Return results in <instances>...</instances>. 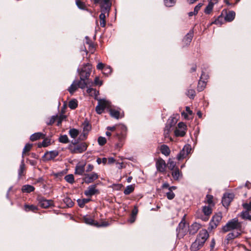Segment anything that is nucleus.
I'll return each mask as SVG.
<instances>
[{
	"label": "nucleus",
	"mask_w": 251,
	"mask_h": 251,
	"mask_svg": "<svg viewBox=\"0 0 251 251\" xmlns=\"http://www.w3.org/2000/svg\"><path fill=\"white\" fill-rule=\"evenodd\" d=\"M208 233L205 229L201 230L198 235L196 241L192 244V248L199 250L204 244L208 237Z\"/></svg>",
	"instance_id": "f257e3e1"
},
{
	"label": "nucleus",
	"mask_w": 251,
	"mask_h": 251,
	"mask_svg": "<svg viewBox=\"0 0 251 251\" xmlns=\"http://www.w3.org/2000/svg\"><path fill=\"white\" fill-rule=\"evenodd\" d=\"M241 224L238 222L237 218H234L228 221L222 228V230L224 232L233 229L241 230Z\"/></svg>",
	"instance_id": "f03ea898"
},
{
	"label": "nucleus",
	"mask_w": 251,
	"mask_h": 251,
	"mask_svg": "<svg viewBox=\"0 0 251 251\" xmlns=\"http://www.w3.org/2000/svg\"><path fill=\"white\" fill-rule=\"evenodd\" d=\"M88 145L86 143L82 142L79 144L75 145L70 147L71 152L74 153H80L85 151L87 148Z\"/></svg>",
	"instance_id": "7ed1b4c3"
},
{
	"label": "nucleus",
	"mask_w": 251,
	"mask_h": 251,
	"mask_svg": "<svg viewBox=\"0 0 251 251\" xmlns=\"http://www.w3.org/2000/svg\"><path fill=\"white\" fill-rule=\"evenodd\" d=\"M110 106L109 101L104 99H100L98 100V104L96 107V111L99 114L102 113L104 109Z\"/></svg>",
	"instance_id": "20e7f679"
},
{
	"label": "nucleus",
	"mask_w": 251,
	"mask_h": 251,
	"mask_svg": "<svg viewBox=\"0 0 251 251\" xmlns=\"http://www.w3.org/2000/svg\"><path fill=\"white\" fill-rule=\"evenodd\" d=\"M92 68V65L89 63H87L84 65L81 71L78 69L77 72L79 73L80 76L87 79L90 76Z\"/></svg>",
	"instance_id": "39448f33"
},
{
	"label": "nucleus",
	"mask_w": 251,
	"mask_h": 251,
	"mask_svg": "<svg viewBox=\"0 0 251 251\" xmlns=\"http://www.w3.org/2000/svg\"><path fill=\"white\" fill-rule=\"evenodd\" d=\"M111 6L110 0H102L100 4L101 12L107 13V16H108Z\"/></svg>",
	"instance_id": "423d86ee"
},
{
	"label": "nucleus",
	"mask_w": 251,
	"mask_h": 251,
	"mask_svg": "<svg viewBox=\"0 0 251 251\" xmlns=\"http://www.w3.org/2000/svg\"><path fill=\"white\" fill-rule=\"evenodd\" d=\"M98 177V175L95 172H93L90 174H84V177L83 178V180L84 182L87 184H89L96 180Z\"/></svg>",
	"instance_id": "0eeeda50"
},
{
	"label": "nucleus",
	"mask_w": 251,
	"mask_h": 251,
	"mask_svg": "<svg viewBox=\"0 0 251 251\" xmlns=\"http://www.w3.org/2000/svg\"><path fill=\"white\" fill-rule=\"evenodd\" d=\"M234 194L233 193H226L224 194L222 198V203L225 207H227L229 205L230 202L234 198Z\"/></svg>",
	"instance_id": "6e6552de"
},
{
	"label": "nucleus",
	"mask_w": 251,
	"mask_h": 251,
	"mask_svg": "<svg viewBox=\"0 0 251 251\" xmlns=\"http://www.w3.org/2000/svg\"><path fill=\"white\" fill-rule=\"evenodd\" d=\"M38 201L40 206L44 208H47L53 204V201L51 200H46L43 197H39Z\"/></svg>",
	"instance_id": "1a4fd4ad"
},
{
	"label": "nucleus",
	"mask_w": 251,
	"mask_h": 251,
	"mask_svg": "<svg viewBox=\"0 0 251 251\" xmlns=\"http://www.w3.org/2000/svg\"><path fill=\"white\" fill-rule=\"evenodd\" d=\"M222 218V215L221 213L215 215L210 222V226L212 228L216 227L219 224Z\"/></svg>",
	"instance_id": "9d476101"
},
{
	"label": "nucleus",
	"mask_w": 251,
	"mask_h": 251,
	"mask_svg": "<svg viewBox=\"0 0 251 251\" xmlns=\"http://www.w3.org/2000/svg\"><path fill=\"white\" fill-rule=\"evenodd\" d=\"M156 167L158 171L164 172L166 167L165 161L161 158L158 159L156 162Z\"/></svg>",
	"instance_id": "9b49d317"
},
{
	"label": "nucleus",
	"mask_w": 251,
	"mask_h": 251,
	"mask_svg": "<svg viewBox=\"0 0 251 251\" xmlns=\"http://www.w3.org/2000/svg\"><path fill=\"white\" fill-rule=\"evenodd\" d=\"M178 231V234L180 235H183L185 234L187 227L186 226L185 223L183 221H181L178 225V227L176 229Z\"/></svg>",
	"instance_id": "f8f14e48"
},
{
	"label": "nucleus",
	"mask_w": 251,
	"mask_h": 251,
	"mask_svg": "<svg viewBox=\"0 0 251 251\" xmlns=\"http://www.w3.org/2000/svg\"><path fill=\"white\" fill-rule=\"evenodd\" d=\"M218 1V0H210L204 9V13L206 14H209L212 11L214 5L217 3Z\"/></svg>",
	"instance_id": "ddd939ff"
},
{
	"label": "nucleus",
	"mask_w": 251,
	"mask_h": 251,
	"mask_svg": "<svg viewBox=\"0 0 251 251\" xmlns=\"http://www.w3.org/2000/svg\"><path fill=\"white\" fill-rule=\"evenodd\" d=\"M206 77L207 75L205 74L202 73L201 77V79L200 80L198 83V90L199 91H202L205 88L206 86V82L205 81L202 80V79L206 78Z\"/></svg>",
	"instance_id": "4468645a"
},
{
	"label": "nucleus",
	"mask_w": 251,
	"mask_h": 251,
	"mask_svg": "<svg viewBox=\"0 0 251 251\" xmlns=\"http://www.w3.org/2000/svg\"><path fill=\"white\" fill-rule=\"evenodd\" d=\"M98 191L97 189H96V185H90L88 187L87 190L85 191L84 194L88 197H91L94 194H96V193Z\"/></svg>",
	"instance_id": "2eb2a0df"
},
{
	"label": "nucleus",
	"mask_w": 251,
	"mask_h": 251,
	"mask_svg": "<svg viewBox=\"0 0 251 251\" xmlns=\"http://www.w3.org/2000/svg\"><path fill=\"white\" fill-rule=\"evenodd\" d=\"M83 135L85 138H86L88 132L91 129V126L88 121H85L82 124Z\"/></svg>",
	"instance_id": "dca6fc26"
},
{
	"label": "nucleus",
	"mask_w": 251,
	"mask_h": 251,
	"mask_svg": "<svg viewBox=\"0 0 251 251\" xmlns=\"http://www.w3.org/2000/svg\"><path fill=\"white\" fill-rule=\"evenodd\" d=\"M58 155V152L57 151H48L45 153L44 156L46 160H51L54 159Z\"/></svg>",
	"instance_id": "f3484780"
},
{
	"label": "nucleus",
	"mask_w": 251,
	"mask_h": 251,
	"mask_svg": "<svg viewBox=\"0 0 251 251\" xmlns=\"http://www.w3.org/2000/svg\"><path fill=\"white\" fill-rule=\"evenodd\" d=\"M85 171V164H77L75 168V174L83 175Z\"/></svg>",
	"instance_id": "a211bd4d"
},
{
	"label": "nucleus",
	"mask_w": 251,
	"mask_h": 251,
	"mask_svg": "<svg viewBox=\"0 0 251 251\" xmlns=\"http://www.w3.org/2000/svg\"><path fill=\"white\" fill-rule=\"evenodd\" d=\"M240 232L237 231L235 232H230L229 233L226 237V244H228L229 242L234 239L235 238L238 237L239 235H240Z\"/></svg>",
	"instance_id": "6ab92c4d"
},
{
	"label": "nucleus",
	"mask_w": 251,
	"mask_h": 251,
	"mask_svg": "<svg viewBox=\"0 0 251 251\" xmlns=\"http://www.w3.org/2000/svg\"><path fill=\"white\" fill-rule=\"evenodd\" d=\"M193 37V31H190L188 33L185 37L183 39V42L186 45H187L190 44L191 42L192 39Z\"/></svg>",
	"instance_id": "aec40b11"
},
{
	"label": "nucleus",
	"mask_w": 251,
	"mask_h": 251,
	"mask_svg": "<svg viewBox=\"0 0 251 251\" xmlns=\"http://www.w3.org/2000/svg\"><path fill=\"white\" fill-rule=\"evenodd\" d=\"M200 228V225L195 223L192 224L189 229V232L191 234H194Z\"/></svg>",
	"instance_id": "412c9836"
},
{
	"label": "nucleus",
	"mask_w": 251,
	"mask_h": 251,
	"mask_svg": "<svg viewBox=\"0 0 251 251\" xmlns=\"http://www.w3.org/2000/svg\"><path fill=\"white\" fill-rule=\"evenodd\" d=\"M235 17V13L233 11H230L226 13L225 20L227 22H231L233 21Z\"/></svg>",
	"instance_id": "4be33fe9"
},
{
	"label": "nucleus",
	"mask_w": 251,
	"mask_h": 251,
	"mask_svg": "<svg viewBox=\"0 0 251 251\" xmlns=\"http://www.w3.org/2000/svg\"><path fill=\"white\" fill-rule=\"evenodd\" d=\"M45 136V135L41 132H36L30 136V139L32 141H34L39 139L41 138H44Z\"/></svg>",
	"instance_id": "5701e85b"
},
{
	"label": "nucleus",
	"mask_w": 251,
	"mask_h": 251,
	"mask_svg": "<svg viewBox=\"0 0 251 251\" xmlns=\"http://www.w3.org/2000/svg\"><path fill=\"white\" fill-rule=\"evenodd\" d=\"M172 173V175L175 180H178L181 177L182 174L178 168H176Z\"/></svg>",
	"instance_id": "b1692460"
},
{
	"label": "nucleus",
	"mask_w": 251,
	"mask_h": 251,
	"mask_svg": "<svg viewBox=\"0 0 251 251\" xmlns=\"http://www.w3.org/2000/svg\"><path fill=\"white\" fill-rule=\"evenodd\" d=\"M160 151L161 153L165 156H168L170 153V150L168 146L166 145L161 146Z\"/></svg>",
	"instance_id": "393cba45"
},
{
	"label": "nucleus",
	"mask_w": 251,
	"mask_h": 251,
	"mask_svg": "<svg viewBox=\"0 0 251 251\" xmlns=\"http://www.w3.org/2000/svg\"><path fill=\"white\" fill-rule=\"evenodd\" d=\"M83 220L85 223L90 225H94L95 226V224L96 222H95L94 220L92 219L90 216H85L83 218Z\"/></svg>",
	"instance_id": "a878e982"
},
{
	"label": "nucleus",
	"mask_w": 251,
	"mask_h": 251,
	"mask_svg": "<svg viewBox=\"0 0 251 251\" xmlns=\"http://www.w3.org/2000/svg\"><path fill=\"white\" fill-rule=\"evenodd\" d=\"M174 128L172 127L171 126H169V125L166 124L165 128L164 129V135L165 138L169 137V134L170 132L174 130Z\"/></svg>",
	"instance_id": "bb28decb"
},
{
	"label": "nucleus",
	"mask_w": 251,
	"mask_h": 251,
	"mask_svg": "<svg viewBox=\"0 0 251 251\" xmlns=\"http://www.w3.org/2000/svg\"><path fill=\"white\" fill-rule=\"evenodd\" d=\"M22 190L23 192L30 193L34 190V187L30 185H25L23 186Z\"/></svg>",
	"instance_id": "cd10ccee"
},
{
	"label": "nucleus",
	"mask_w": 251,
	"mask_h": 251,
	"mask_svg": "<svg viewBox=\"0 0 251 251\" xmlns=\"http://www.w3.org/2000/svg\"><path fill=\"white\" fill-rule=\"evenodd\" d=\"M106 13L101 12V14L99 16L100 19V25L101 27H104L106 25Z\"/></svg>",
	"instance_id": "c85d7f7f"
},
{
	"label": "nucleus",
	"mask_w": 251,
	"mask_h": 251,
	"mask_svg": "<svg viewBox=\"0 0 251 251\" xmlns=\"http://www.w3.org/2000/svg\"><path fill=\"white\" fill-rule=\"evenodd\" d=\"M87 93L92 97H96L99 95V91H96L92 88H88L87 89Z\"/></svg>",
	"instance_id": "c756f323"
},
{
	"label": "nucleus",
	"mask_w": 251,
	"mask_h": 251,
	"mask_svg": "<svg viewBox=\"0 0 251 251\" xmlns=\"http://www.w3.org/2000/svg\"><path fill=\"white\" fill-rule=\"evenodd\" d=\"M134 190V185H129L126 187V189L124 191V193L125 195H129L131 193H132Z\"/></svg>",
	"instance_id": "7c9ffc66"
},
{
	"label": "nucleus",
	"mask_w": 251,
	"mask_h": 251,
	"mask_svg": "<svg viewBox=\"0 0 251 251\" xmlns=\"http://www.w3.org/2000/svg\"><path fill=\"white\" fill-rule=\"evenodd\" d=\"M175 135L176 136L183 137L186 134V131L184 130H181L180 129L176 128L174 131Z\"/></svg>",
	"instance_id": "2f4dec72"
},
{
	"label": "nucleus",
	"mask_w": 251,
	"mask_h": 251,
	"mask_svg": "<svg viewBox=\"0 0 251 251\" xmlns=\"http://www.w3.org/2000/svg\"><path fill=\"white\" fill-rule=\"evenodd\" d=\"M90 200V199H78L77 202L80 207H83L85 204L89 202Z\"/></svg>",
	"instance_id": "473e14b6"
},
{
	"label": "nucleus",
	"mask_w": 251,
	"mask_h": 251,
	"mask_svg": "<svg viewBox=\"0 0 251 251\" xmlns=\"http://www.w3.org/2000/svg\"><path fill=\"white\" fill-rule=\"evenodd\" d=\"M84 78H84V77L80 76V80L78 83H77L78 87L84 89L86 87L87 83L85 82Z\"/></svg>",
	"instance_id": "72a5a7b5"
},
{
	"label": "nucleus",
	"mask_w": 251,
	"mask_h": 251,
	"mask_svg": "<svg viewBox=\"0 0 251 251\" xmlns=\"http://www.w3.org/2000/svg\"><path fill=\"white\" fill-rule=\"evenodd\" d=\"M110 115L116 119H119L120 113L119 111L116 109H111L109 111Z\"/></svg>",
	"instance_id": "f704fd0d"
},
{
	"label": "nucleus",
	"mask_w": 251,
	"mask_h": 251,
	"mask_svg": "<svg viewBox=\"0 0 251 251\" xmlns=\"http://www.w3.org/2000/svg\"><path fill=\"white\" fill-rule=\"evenodd\" d=\"M177 123V119L174 117H171L169 118L167 121V125H169V126H171L172 127H175V126Z\"/></svg>",
	"instance_id": "c9c22d12"
},
{
	"label": "nucleus",
	"mask_w": 251,
	"mask_h": 251,
	"mask_svg": "<svg viewBox=\"0 0 251 251\" xmlns=\"http://www.w3.org/2000/svg\"><path fill=\"white\" fill-rule=\"evenodd\" d=\"M63 201L68 207H71L74 204V203L72 200L68 197H66L64 199Z\"/></svg>",
	"instance_id": "e433bc0d"
},
{
	"label": "nucleus",
	"mask_w": 251,
	"mask_h": 251,
	"mask_svg": "<svg viewBox=\"0 0 251 251\" xmlns=\"http://www.w3.org/2000/svg\"><path fill=\"white\" fill-rule=\"evenodd\" d=\"M211 206H204L203 207L202 211L204 215L206 216L210 215L212 213V209L210 207Z\"/></svg>",
	"instance_id": "4c0bfd02"
},
{
	"label": "nucleus",
	"mask_w": 251,
	"mask_h": 251,
	"mask_svg": "<svg viewBox=\"0 0 251 251\" xmlns=\"http://www.w3.org/2000/svg\"><path fill=\"white\" fill-rule=\"evenodd\" d=\"M68 106L72 109L76 108L77 106V101L75 99L70 100L69 102Z\"/></svg>",
	"instance_id": "58836bf2"
},
{
	"label": "nucleus",
	"mask_w": 251,
	"mask_h": 251,
	"mask_svg": "<svg viewBox=\"0 0 251 251\" xmlns=\"http://www.w3.org/2000/svg\"><path fill=\"white\" fill-rule=\"evenodd\" d=\"M77 83L74 81L69 88L68 90L71 94H73L77 88Z\"/></svg>",
	"instance_id": "ea45409f"
},
{
	"label": "nucleus",
	"mask_w": 251,
	"mask_h": 251,
	"mask_svg": "<svg viewBox=\"0 0 251 251\" xmlns=\"http://www.w3.org/2000/svg\"><path fill=\"white\" fill-rule=\"evenodd\" d=\"M32 147V145L30 144H26L23 151L22 152V157L24 158V155L26 154V152H28L31 150V148Z\"/></svg>",
	"instance_id": "a19ab883"
},
{
	"label": "nucleus",
	"mask_w": 251,
	"mask_h": 251,
	"mask_svg": "<svg viewBox=\"0 0 251 251\" xmlns=\"http://www.w3.org/2000/svg\"><path fill=\"white\" fill-rule=\"evenodd\" d=\"M176 2V0H164V3L167 7H172Z\"/></svg>",
	"instance_id": "79ce46f5"
},
{
	"label": "nucleus",
	"mask_w": 251,
	"mask_h": 251,
	"mask_svg": "<svg viewBox=\"0 0 251 251\" xmlns=\"http://www.w3.org/2000/svg\"><path fill=\"white\" fill-rule=\"evenodd\" d=\"M78 131L75 128L71 129L69 131V134L71 137L75 138L78 135Z\"/></svg>",
	"instance_id": "37998d69"
},
{
	"label": "nucleus",
	"mask_w": 251,
	"mask_h": 251,
	"mask_svg": "<svg viewBox=\"0 0 251 251\" xmlns=\"http://www.w3.org/2000/svg\"><path fill=\"white\" fill-rule=\"evenodd\" d=\"M64 179L67 182L71 184L73 183L74 182V177L72 174H69L66 176L64 177Z\"/></svg>",
	"instance_id": "c03bdc74"
},
{
	"label": "nucleus",
	"mask_w": 251,
	"mask_h": 251,
	"mask_svg": "<svg viewBox=\"0 0 251 251\" xmlns=\"http://www.w3.org/2000/svg\"><path fill=\"white\" fill-rule=\"evenodd\" d=\"M241 216L243 219H249L251 221V216L249 214L248 211H243L241 213Z\"/></svg>",
	"instance_id": "a18cd8bd"
},
{
	"label": "nucleus",
	"mask_w": 251,
	"mask_h": 251,
	"mask_svg": "<svg viewBox=\"0 0 251 251\" xmlns=\"http://www.w3.org/2000/svg\"><path fill=\"white\" fill-rule=\"evenodd\" d=\"M176 163L172 159H169L168 162V167L171 170H174L176 167Z\"/></svg>",
	"instance_id": "49530a36"
},
{
	"label": "nucleus",
	"mask_w": 251,
	"mask_h": 251,
	"mask_svg": "<svg viewBox=\"0 0 251 251\" xmlns=\"http://www.w3.org/2000/svg\"><path fill=\"white\" fill-rule=\"evenodd\" d=\"M25 170V164H24V158L21 161V163L20 166V168L19 169V176H21Z\"/></svg>",
	"instance_id": "de8ad7c7"
},
{
	"label": "nucleus",
	"mask_w": 251,
	"mask_h": 251,
	"mask_svg": "<svg viewBox=\"0 0 251 251\" xmlns=\"http://www.w3.org/2000/svg\"><path fill=\"white\" fill-rule=\"evenodd\" d=\"M186 94L190 99H194L195 96V91L192 89H188Z\"/></svg>",
	"instance_id": "09e8293b"
},
{
	"label": "nucleus",
	"mask_w": 251,
	"mask_h": 251,
	"mask_svg": "<svg viewBox=\"0 0 251 251\" xmlns=\"http://www.w3.org/2000/svg\"><path fill=\"white\" fill-rule=\"evenodd\" d=\"M187 155L185 153V152L182 150L177 155V158L178 160H181L184 158H185Z\"/></svg>",
	"instance_id": "8fccbe9b"
},
{
	"label": "nucleus",
	"mask_w": 251,
	"mask_h": 251,
	"mask_svg": "<svg viewBox=\"0 0 251 251\" xmlns=\"http://www.w3.org/2000/svg\"><path fill=\"white\" fill-rule=\"evenodd\" d=\"M25 207L26 211H35L37 210V207L34 205H25Z\"/></svg>",
	"instance_id": "3c124183"
},
{
	"label": "nucleus",
	"mask_w": 251,
	"mask_h": 251,
	"mask_svg": "<svg viewBox=\"0 0 251 251\" xmlns=\"http://www.w3.org/2000/svg\"><path fill=\"white\" fill-rule=\"evenodd\" d=\"M213 196L210 195H207L206 197V201L210 206H213L214 205L213 203Z\"/></svg>",
	"instance_id": "603ef678"
},
{
	"label": "nucleus",
	"mask_w": 251,
	"mask_h": 251,
	"mask_svg": "<svg viewBox=\"0 0 251 251\" xmlns=\"http://www.w3.org/2000/svg\"><path fill=\"white\" fill-rule=\"evenodd\" d=\"M76 4L77 5V6L80 9H85V4L80 1L79 0H76Z\"/></svg>",
	"instance_id": "864d4df0"
},
{
	"label": "nucleus",
	"mask_w": 251,
	"mask_h": 251,
	"mask_svg": "<svg viewBox=\"0 0 251 251\" xmlns=\"http://www.w3.org/2000/svg\"><path fill=\"white\" fill-rule=\"evenodd\" d=\"M98 142L100 146H103L106 143V139L103 137H99L98 139Z\"/></svg>",
	"instance_id": "5fc2aeb1"
},
{
	"label": "nucleus",
	"mask_w": 251,
	"mask_h": 251,
	"mask_svg": "<svg viewBox=\"0 0 251 251\" xmlns=\"http://www.w3.org/2000/svg\"><path fill=\"white\" fill-rule=\"evenodd\" d=\"M166 196L169 200H172L175 198V194L172 191L169 190L168 192L166 193Z\"/></svg>",
	"instance_id": "6e6d98bb"
},
{
	"label": "nucleus",
	"mask_w": 251,
	"mask_h": 251,
	"mask_svg": "<svg viewBox=\"0 0 251 251\" xmlns=\"http://www.w3.org/2000/svg\"><path fill=\"white\" fill-rule=\"evenodd\" d=\"M112 69L110 66H107L104 68L103 74L106 75H108L111 74Z\"/></svg>",
	"instance_id": "4d7b16f0"
},
{
	"label": "nucleus",
	"mask_w": 251,
	"mask_h": 251,
	"mask_svg": "<svg viewBox=\"0 0 251 251\" xmlns=\"http://www.w3.org/2000/svg\"><path fill=\"white\" fill-rule=\"evenodd\" d=\"M59 141L63 143H67L68 142V136L66 135H62L59 138Z\"/></svg>",
	"instance_id": "13d9d810"
},
{
	"label": "nucleus",
	"mask_w": 251,
	"mask_h": 251,
	"mask_svg": "<svg viewBox=\"0 0 251 251\" xmlns=\"http://www.w3.org/2000/svg\"><path fill=\"white\" fill-rule=\"evenodd\" d=\"M50 140L48 138L45 139L43 142H42V146L44 147H46L50 145Z\"/></svg>",
	"instance_id": "bf43d9fd"
},
{
	"label": "nucleus",
	"mask_w": 251,
	"mask_h": 251,
	"mask_svg": "<svg viewBox=\"0 0 251 251\" xmlns=\"http://www.w3.org/2000/svg\"><path fill=\"white\" fill-rule=\"evenodd\" d=\"M182 150L185 152L186 154L188 155V154L190 153L191 151V148L190 145H187L183 147Z\"/></svg>",
	"instance_id": "052dcab7"
},
{
	"label": "nucleus",
	"mask_w": 251,
	"mask_h": 251,
	"mask_svg": "<svg viewBox=\"0 0 251 251\" xmlns=\"http://www.w3.org/2000/svg\"><path fill=\"white\" fill-rule=\"evenodd\" d=\"M203 4L202 3H199L198 4H197L194 10V14L196 15L198 13V11L200 9L201 7L202 6Z\"/></svg>",
	"instance_id": "680f3d73"
},
{
	"label": "nucleus",
	"mask_w": 251,
	"mask_h": 251,
	"mask_svg": "<svg viewBox=\"0 0 251 251\" xmlns=\"http://www.w3.org/2000/svg\"><path fill=\"white\" fill-rule=\"evenodd\" d=\"M109 225V223L108 222H102L100 224H99L98 222H96L95 224V226L97 227H101V226H107Z\"/></svg>",
	"instance_id": "e2e57ef3"
},
{
	"label": "nucleus",
	"mask_w": 251,
	"mask_h": 251,
	"mask_svg": "<svg viewBox=\"0 0 251 251\" xmlns=\"http://www.w3.org/2000/svg\"><path fill=\"white\" fill-rule=\"evenodd\" d=\"M178 129H180L181 130H184L186 131V126L183 122H180L178 124Z\"/></svg>",
	"instance_id": "0e129e2a"
},
{
	"label": "nucleus",
	"mask_w": 251,
	"mask_h": 251,
	"mask_svg": "<svg viewBox=\"0 0 251 251\" xmlns=\"http://www.w3.org/2000/svg\"><path fill=\"white\" fill-rule=\"evenodd\" d=\"M243 206L244 208L246 209L247 211H249L251 210V201L249 203H245L243 204Z\"/></svg>",
	"instance_id": "69168bd1"
},
{
	"label": "nucleus",
	"mask_w": 251,
	"mask_h": 251,
	"mask_svg": "<svg viewBox=\"0 0 251 251\" xmlns=\"http://www.w3.org/2000/svg\"><path fill=\"white\" fill-rule=\"evenodd\" d=\"M119 128L121 130L122 136H123L124 132H125L126 130V126L124 125H120L119 126Z\"/></svg>",
	"instance_id": "338daca9"
},
{
	"label": "nucleus",
	"mask_w": 251,
	"mask_h": 251,
	"mask_svg": "<svg viewBox=\"0 0 251 251\" xmlns=\"http://www.w3.org/2000/svg\"><path fill=\"white\" fill-rule=\"evenodd\" d=\"M94 83L95 85H101L102 83V81H100L98 77H96L94 80Z\"/></svg>",
	"instance_id": "774afa93"
}]
</instances>
